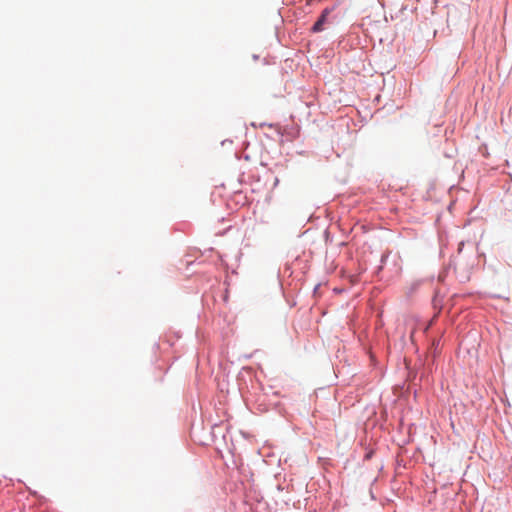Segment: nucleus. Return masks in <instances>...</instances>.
<instances>
[{"label": "nucleus", "mask_w": 512, "mask_h": 512, "mask_svg": "<svg viewBox=\"0 0 512 512\" xmlns=\"http://www.w3.org/2000/svg\"><path fill=\"white\" fill-rule=\"evenodd\" d=\"M332 9L331 8H325L318 20L315 22V24L312 27L313 32H321L324 29V25L327 22V18L330 15Z\"/></svg>", "instance_id": "f257e3e1"}]
</instances>
